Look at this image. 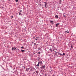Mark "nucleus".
<instances>
[{
  "label": "nucleus",
  "instance_id": "obj_14",
  "mask_svg": "<svg viewBox=\"0 0 76 76\" xmlns=\"http://www.w3.org/2000/svg\"><path fill=\"white\" fill-rule=\"evenodd\" d=\"M53 22L54 21H53L50 20V22H51V23H53Z\"/></svg>",
  "mask_w": 76,
  "mask_h": 76
},
{
  "label": "nucleus",
  "instance_id": "obj_17",
  "mask_svg": "<svg viewBox=\"0 0 76 76\" xmlns=\"http://www.w3.org/2000/svg\"><path fill=\"white\" fill-rule=\"evenodd\" d=\"M21 14V13H20V12L19 13V15H20V14Z\"/></svg>",
  "mask_w": 76,
  "mask_h": 76
},
{
  "label": "nucleus",
  "instance_id": "obj_16",
  "mask_svg": "<svg viewBox=\"0 0 76 76\" xmlns=\"http://www.w3.org/2000/svg\"><path fill=\"white\" fill-rule=\"evenodd\" d=\"M19 12H22V10H20L19 11Z\"/></svg>",
  "mask_w": 76,
  "mask_h": 76
},
{
  "label": "nucleus",
  "instance_id": "obj_13",
  "mask_svg": "<svg viewBox=\"0 0 76 76\" xmlns=\"http://www.w3.org/2000/svg\"><path fill=\"white\" fill-rule=\"evenodd\" d=\"M50 51H52V49H51V48H50Z\"/></svg>",
  "mask_w": 76,
  "mask_h": 76
},
{
  "label": "nucleus",
  "instance_id": "obj_10",
  "mask_svg": "<svg viewBox=\"0 0 76 76\" xmlns=\"http://www.w3.org/2000/svg\"><path fill=\"white\" fill-rule=\"evenodd\" d=\"M65 55V53H64L63 54H62V56H64Z\"/></svg>",
  "mask_w": 76,
  "mask_h": 76
},
{
  "label": "nucleus",
  "instance_id": "obj_3",
  "mask_svg": "<svg viewBox=\"0 0 76 76\" xmlns=\"http://www.w3.org/2000/svg\"><path fill=\"white\" fill-rule=\"evenodd\" d=\"M45 65H44L43 66H42L41 67H40V68L41 69H45Z\"/></svg>",
  "mask_w": 76,
  "mask_h": 76
},
{
  "label": "nucleus",
  "instance_id": "obj_7",
  "mask_svg": "<svg viewBox=\"0 0 76 76\" xmlns=\"http://www.w3.org/2000/svg\"><path fill=\"white\" fill-rule=\"evenodd\" d=\"M21 51L22 52H25V50H21Z\"/></svg>",
  "mask_w": 76,
  "mask_h": 76
},
{
  "label": "nucleus",
  "instance_id": "obj_23",
  "mask_svg": "<svg viewBox=\"0 0 76 76\" xmlns=\"http://www.w3.org/2000/svg\"><path fill=\"white\" fill-rule=\"evenodd\" d=\"M28 70H29V69H30V68H28Z\"/></svg>",
  "mask_w": 76,
  "mask_h": 76
},
{
  "label": "nucleus",
  "instance_id": "obj_20",
  "mask_svg": "<svg viewBox=\"0 0 76 76\" xmlns=\"http://www.w3.org/2000/svg\"><path fill=\"white\" fill-rule=\"evenodd\" d=\"M63 15H64V17H66V15H64V14H63Z\"/></svg>",
  "mask_w": 76,
  "mask_h": 76
},
{
  "label": "nucleus",
  "instance_id": "obj_22",
  "mask_svg": "<svg viewBox=\"0 0 76 76\" xmlns=\"http://www.w3.org/2000/svg\"><path fill=\"white\" fill-rule=\"evenodd\" d=\"M41 53L40 52H39V54H40Z\"/></svg>",
  "mask_w": 76,
  "mask_h": 76
},
{
  "label": "nucleus",
  "instance_id": "obj_15",
  "mask_svg": "<svg viewBox=\"0 0 76 76\" xmlns=\"http://www.w3.org/2000/svg\"><path fill=\"white\" fill-rule=\"evenodd\" d=\"M58 54H60V55H61V56H62V54H61V53H58Z\"/></svg>",
  "mask_w": 76,
  "mask_h": 76
},
{
  "label": "nucleus",
  "instance_id": "obj_1",
  "mask_svg": "<svg viewBox=\"0 0 76 76\" xmlns=\"http://www.w3.org/2000/svg\"><path fill=\"white\" fill-rule=\"evenodd\" d=\"M40 63V66H41V65H42V61H41L40 62H39H39L38 63V64L36 66H38H38H39V64Z\"/></svg>",
  "mask_w": 76,
  "mask_h": 76
},
{
  "label": "nucleus",
  "instance_id": "obj_6",
  "mask_svg": "<svg viewBox=\"0 0 76 76\" xmlns=\"http://www.w3.org/2000/svg\"><path fill=\"white\" fill-rule=\"evenodd\" d=\"M35 39V40H36V41H37V40H38V37H36V39Z\"/></svg>",
  "mask_w": 76,
  "mask_h": 76
},
{
  "label": "nucleus",
  "instance_id": "obj_25",
  "mask_svg": "<svg viewBox=\"0 0 76 76\" xmlns=\"http://www.w3.org/2000/svg\"><path fill=\"white\" fill-rule=\"evenodd\" d=\"M35 73V72H34V73Z\"/></svg>",
  "mask_w": 76,
  "mask_h": 76
},
{
  "label": "nucleus",
  "instance_id": "obj_8",
  "mask_svg": "<svg viewBox=\"0 0 76 76\" xmlns=\"http://www.w3.org/2000/svg\"><path fill=\"white\" fill-rule=\"evenodd\" d=\"M55 17L56 18H58V16L57 15H56Z\"/></svg>",
  "mask_w": 76,
  "mask_h": 76
},
{
  "label": "nucleus",
  "instance_id": "obj_19",
  "mask_svg": "<svg viewBox=\"0 0 76 76\" xmlns=\"http://www.w3.org/2000/svg\"><path fill=\"white\" fill-rule=\"evenodd\" d=\"M34 45H37V44L36 43H34Z\"/></svg>",
  "mask_w": 76,
  "mask_h": 76
},
{
  "label": "nucleus",
  "instance_id": "obj_2",
  "mask_svg": "<svg viewBox=\"0 0 76 76\" xmlns=\"http://www.w3.org/2000/svg\"><path fill=\"white\" fill-rule=\"evenodd\" d=\"M45 7H46L47 8V7H48V6L47 5L48 3L45 2Z\"/></svg>",
  "mask_w": 76,
  "mask_h": 76
},
{
  "label": "nucleus",
  "instance_id": "obj_5",
  "mask_svg": "<svg viewBox=\"0 0 76 76\" xmlns=\"http://www.w3.org/2000/svg\"><path fill=\"white\" fill-rule=\"evenodd\" d=\"M59 24H60L59 23H58L56 25V27H57L59 25Z\"/></svg>",
  "mask_w": 76,
  "mask_h": 76
},
{
  "label": "nucleus",
  "instance_id": "obj_18",
  "mask_svg": "<svg viewBox=\"0 0 76 76\" xmlns=\"http://www.w3.org/2000/svg\"><path fill=\"white\" fill-rule=\"evenodd\" d=\"M66 32H67L68 34V33H69V31L67 32V31H66Z\"/></svg>",
  "mask_w": 76,
  "mask_h": 76
},
{
  "label": "nucleus",
  "instance_id": "obj_24",
  "mask_svg": "<svg viewBox=\"0 0 76 76\" xmlns=\"http://www.w3.org/2000/svg\"><path fill=\"white\" fill-rule=\"evenodd\" d=\"M12 18H13V16H12Z\"/></svg>",
  "mask_w": 76,
  "mask_h": 76
},
{
  "label": "nucleus",
  "instance_id": "obj_21",
  "mask_svg": "<svg viewBox=\"0 0 76 76\" xmlns=\"http://www.w3.org/2000/svg\"><path fill=\"white\" fill-rule=\"evenodd\" d=\"M21 48H23V46Z\"/></svg>",
  "mask_w": 76,
  "mask_h": 76
},
{
  "label": "nucleus",
  "instance_id": "obj_11",
  "mask_svg": "<svg viewBox=\"0 0 76 76\" xmlns=\"http://www.w3.org/2000/svg\"><path fill=\"white\" fill-rule=\"evenodd\" d=\"M28 70H29V69H28V68L26 69V71H28Z\"/></svg>",
  "mask_w": 76,
  "mask_h": 76
},
{
  "label": "nucleus",
  "instance_id": "obj_12",
  "mask_svg": "<svg viewBox=\"0 0 76 76\" xmlns=\"http://www.w3.org/2000/svg\"><path fill=\"white\" fill-rule=\"evenodd\" d=\"M36 72L38 74V71H36Z\"/></svg>",
  "mask_w": 76,
  "mask_h": 76
},
{
  "label": "nucleus",
  "instance_id": "obj_4",
  "mask_svg": "<svg viewBox=\"0 0 76 76\" xmlns=\"http://www.w3.org/2000/svg\"><path fill=\"white\" fill-rule=\"evenodd\" d=\"M16 48H15V47H14V48H13V47L12 48V50H16Z\"/></svg>",
  "mask_w": 76,
  "mask_h": 76
},
{
  "label": "nucleus",
  "instance_id": "obj_9",
  "mask_svg": "<svg viewBox=\"0 0 76 76\" xmlns=\"http://www.w3.org/2000/svg\"><path fill=\"white\" fill-rule=\"evenodd\" d=\"M15 1L16 2H18V1H19V0H15Z\"/></svg>",
  "mask_w": 76,
  "mask_h": 76
}]
</instances>
